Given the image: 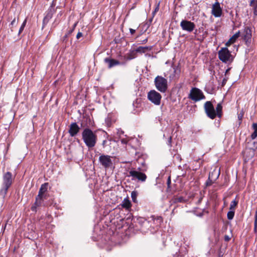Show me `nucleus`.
<instances>
[{
	"label": "nucleus",
	"instance_id": "1",
	"mask_svg": "<svg viewBox=\"0 0 257 257\" xmlns=\"http://www.w3.org/2000/svg\"><path fill=\"white\" fill-rule=\"evenodd\" d=\"M82 137L87 147L92 148L95 146L97 141V136L90 128H85L82 133Z\"/></svg>",
	"mask_w": 257,
	"mask_h": 257
},
{
	"label": "nucleus",
	"instance_id": "2",
	"mask_svg": "<svg viewBox=\"0 0 257 257\" xmlns=\"http://www.w3.org/2000/svg\"><path fill=\"white\" fill-rule=\"evenodd\" d=\"M13 180L14 179L11 172H7L4 174L3 177V187L0 191L1 193L4 196L7 194L8 189L13 183Z\"/></svg>",
	"mask_w": 257,
	"mask_h": 257
},
{
	"label": "nucleus",
	"instance_id": "3",
	"mask_svg": "<svg viewBox=\"0 0 257 257\" xmlns=\"http://www.w3.org/2000/svg\"><path fill=\"white\" fill-rule=\"evenodd\" d=\"M157 89L161 92H165L168 89V80L161 76H157L154 80Z\"/></svg>",
	"mask_w": 257,
	"mask_h": 257
},
{
	"label": "nucleus",
	"instance_id": "4",
	"mask_svg": "<svg viewBox=\"0 0 257 257\" xmlns=\"http://www.w3.org/2000/svg\"><path fill=\"white\" fill-rule=\"evenodd\" d=\"M188 98L195 102H197L205 99V96L200 89L196 87H193L190 90Z\"/></svg>",
	"mask_w": 257,
	"mask_h": 257
},
{
	"label": "nucleus",
	"instance_id": "5",
	"mask_svg": "<svg viewBox=\"0 0 257 257\" xmlns=\"http://www.w3.org/2000/svg\"><path fill=\"white\" fill-rule=\"evenodd\" d=\"M112 158L109 155L102 154L99 156L98 161L100 165L106 169L111 168L113 165Z\"/></svg>",
	"mask_w": 257,
	"mask_h": 257
},
{
	"label": "nucleus",
	"instance_id": "6",
	"mask_svg": "<svg viewBox=\"0 0 257 257\" xmlns=\"http://www.w3.org/2000/svg\"><path fill=\"white\" fill-rule=\"evenodd\" d=\"M148 98L155 105H160L162 98L161 95L155 90H151L148 93Z\"/></svg>",
	"mask_w": 257,
	"mask_h": 257
},
{
	"label": "nucleus",
	"instance_id": "7",
	"mask_svg": "<svg viewBox=\"0 0 257 257\" xmlns=\"http://www.w3.org/2000/svg\"><path fill=\"white\" fill-rule=\"evenodd\" d=\"M205 112L208 117L214 119L216 117V112L211 101H206L204 105Z\"/></svg>",
	"mask_w": 257,
	"mask_h": 257
},
{
	"label": "nucleus",
	"instance_id": "8",
	"mask_svg": "<svg viewBox=\"0 0 257 257\" xmlns=\"http://www.w3.org/2000/svg\"><path fill=\"white\" fill-rule=\"evenodd\" d=\"M231 56L230 52L226 47L222 48L218 52V57L223 62L229 61Z\"/></svg>",
	"mask_w": 257,
	"mask_h": 257
},
{
	"label": "nucleus",
	"instance_id": "9",
	"mask_svg": "<svg viewBox=\"0 0 257 257\" xmlns=\"http://www.w3.org/2000/svg\"><path fill=\"white\" fill-rule=\"evenodd\" d=\"M180 26L183 30L188 32H191L194 30L195 25L191 21L182 20L180 23Z\"/></svg>",
	"mask_w": 257,
	"mask_h": 257
},
{
	"label": "nucleus",
	"instance_id": "10",
	"mask_svg": "<svg viewBox=\"0 0 257 257\" xmlns=\"http://www.w3.org/2000/svg\"><path fill=\"white\" fill-rule=\"evenodd\" d=\"M129 176L133 177V179H137L138 180L144 182L147 179V176L145 174L135 170H131L129 172Z\"/></svg>",
	"mask_w": 257,
	"mask_h": 257
},
{
	"label": "nucleus",
	"instance_id": "11",
	"mask_svg": "<svg viewBox=\"0 0 257 257\" xmlns=\"http://www.w3.org/2000/svg\"><path fill=\"white\" fill-rule=\"evenodd\" d=\"M255 154V150L252 148H245L242 152L243 157L245 162L251 159Z\"/></svg>",
	"mask_w": 257,
	"mask_h": 257
},
{
	"label": "nucleus",
	"instance_id": "12",
	"mask_svg": "<svg viewBox=\"0 0 257 257\" xmlns=\"http://www.w3.org/2000/svg\"><path fill=\"white\" fill-rule=\"evenodd\" d=\"M211 13L215 17L221 16L222 11L219 2H216L212 5Z\"/></svg>",
	"mask_w": 257,
	"mask_h": 257
},
{
	"label": "nucleus",
	"instance_id": "13",
	"mask_svg": "<svg viewBox=\"0 0 257 257\" xmlns=\"http://www.w3.org/2000/svg\"><path fill=\"white\" fill-rule=\"evenodd\" d=\"M242 39L245 42V43L247 44L249 41L251 40V31L250 29L246 27L244 28L243 32L241 33Z\"/></svg>",
	"mask_w": 257,
	"mask_h": 257
},
{
	"label": "nucleus",
	"instance_id": "14",
	"mask_svg": "<svg viewBox=\"0 0 257 257\" xmlns=\"http://www.w3.org/2000/svg\"><path fill=\"white\" fill-rule=\"evenodd\" d=\"M152 47L151 46H140L135 50V51L132 52V54L133 55V56H130L129 59H132L135 57V53H145L148 51L151 50Z\"/></svg>",
	"mask_w": 257,
	"mask_h": 257
},
{
	"label": "nucleus",
	"instance_id": "15",
	"mask_svg": "<svg viewBox=\"0 0 257 257\" xmlns=\"http://www.w3.org/2000/svg\"><path fill=\"white\" fill-rule=\"evenodd\" d=\"M80 127L76 122L72 123L69 126V133L71 137L75 136L79 132Z\"/></svg>",
	"mask_w": 257,
	"mask_h": 257
},
{
	"label": "nucleus",
	"instance_id": "16",
	"mask_svg": "<svg viewBox=\"0 0 257 257\" xmlns=\"http://www.w3.org/2000/svg\"><path fill=\"white\" fill-rule=\"evenodd\" d=\"M48 184L45 183L43 184L39 189L38 195L36 198L43 200L44 197V193L47 191Z\"/></svg>",
	"mask_w": 257,
	"mask_h": 257
},
{
	"label": "nucleus",
	"instance_id": "17",
	"mask_svg": "<svg viewBox=\"0 0 257 257\" xmlns=\"http://www.w3.org/2000/svg\"><path fill=\"white\" fill-rule=\"evenodd\" d=\"M55 12V10L53 8V3H52L50 8L48 10V13L43 20V23L47 24L49 20L52 18L53 15Z\"/></svg>",
	"mask_w": 257,
	"mask_h": 257
},
{
	"label": "nucleus",
	"instance_id": "18",
	"mask_svg": "<svg viewBox=\"0 0 257 257\" xmlns=\"http://www.w3.org/2000/svg\"><path fill=\"white\" fill-rule=\"evenodd\" d=\"M104 61L105 63L108 64V68H111L120 64L119 61L109 58H105Z\"/></svg>",
	"mask_w": 257,
	"mask_h": 257
},
{
	"label": "nucleus",
	"instance_id": "19",
	"mask_svg": "<svg viewBox=\"0 0 257 257\" xmlns=\"http://www.w3.org/2000/svg\"><path fill=\"white\" fill-rule=\"evenodd\" d=\"M240 31H238L229 39V40L226 43L225 45L226 46H229L231 44H233L236 41L237 39L240 36Z\"/></svg>",
	"mask_w": 257,
	"mask_h": 257
},
{
	"label": "nucleus",
	"instance_id": "20",
	"mask_svg": "<svg viewBox=\"0 0 257 257\" xmlns=\"http://www.w3.org/2000/svg\"><path fill=\"white\" fill-rule=\"evenodd\" d=\"M121 205L123 208L126 209H129L132 206L131 202L128 198H124Z\"/></svg>",
	"mask_w": 257,
	"mask_h": 257
},
{
	"label": "nucleus",
	"instance_id": "21",
	"mask_svg": "<svg viewBox=\"0 0 257 257\" xmlns=\"http://www.w3.org/2000/svg\"><path fill=\"white\" fill-rule=\"evenodd\" d=\"M222 106L221 103L217 104L216 107V116H217L218 117H221L222 116Z\"/></svg>",
	"mask_w": 257,
	"mask_h": 257
},
{
	"label": "nucleus",
	"instance_id": "22",
	"mask_svg": "<svg viewBox=\"0 0 257 257\" xmlns=\"http://www.w3.org/2000/svg\"><path fill=\"white\" fill-rule=\"evenodd\" d=\"M42 200L36 198L35 202L34 203V205L31 207V210L33 211H36L37 208L38 207L41 206V203H42Z\"/></svg>",
	"mask_w": 257,
	"mask_h": 257
},
{
	"label": "nucleus",
	"instance_id": "23",
	"mask_svg": "<svg viewBox=\"0 0 257 257\" xmlns=\"http://www.w3.org/2000/svg\"><path fill=\"white\" fill-rule=\"evenodd\" d=\"M252 127L254 131L251 134L250 137L252 140H254L257 137V123H253L252 124Z\"/></svg>",
	"mask_w": 257,
	"mask_h": 257
},
{
	"label": "nucleus",
	"instance_id": "24",
	"mask_svg": "<svg viewBox=\"0 0 257 257\" xmlns=\"http://www.w3.org/2000/svg\"><path fill=\"white\" fill-rule=\"evenodd\" d=\"M186 201V200L182 196H179V197H176L174 199V202L175 203H178V202H185Z\"/></svg>",
	"mask_w": 257,
	"mask_h": 257
},
{
	"label": "nucleus",
	"instance_id": "25",
	"mask_svg": "<svg viewBox=\"0 0 257 257\" xmlns=\"http://www.w3.org/2000/svg\"><path fill=\"white\" fill-rule=\"evenodd\" d=\"M237 204H238L237 201H236L235 200H233L230 203V207H229V210L234 211L235 208L236 206H237Z\"/></svg>",
	"mask_w": 257,
	"mask_h": 257
},
{
	"label": "nucleus",
	"instance_id": "26",
	"mask_svg": "<svg viewBox=\"0 0 257 257\" xmlns=\"http://www.w3.org/2000/svg\"><path fill=\"white\" fill-rule=\"evenodd\" d=\"M234 216V211L230 210L227 214V219L229 220H231L233 219Z\"/></svg>",
	"mask_w": 257,
	"mask_h": 257
},
{
	"label": "nucleus",
	"instance_id": "27",
	"mask_svg": "<svg viewBox=\"0 0 257 257\" xmlns=\"http://www.w3.org/2000/svg\"><path fill=\"white\" fill-rule=\"evenodd\" d=\"M138 196V193L136 191H133L131 193V197L133 202H136L137 201V197Z\"/></svg>",
	"mask_w": 257,
	"mask_h": 257
},
{
	"label": "nucleus",
	"instance_id": "28",
	"mask_svg": "<svg viewBox=\"0 0 257 257\" xmlns=\"http://www.w3.org/2000/svg\"><path fill=\"white\" fill-rule=\"evenodd\" d=\"M250 5L254 8V14L257 15V3H252L250 2Z\"/></svg>",
	"mask_w": 257,
	"mask_h": 257
},
{
	"label": "nucleus",
	"instance_id": "29",
	"mask_svg": "<svg viewBox=\"0 0 257 257\" xmlns=\"http://www.w3.org/2000/svg\"><path fill=\"white\" fill-rule=\"evenodd\" d=\"M212 175V174H211L210 173L209 174L208 179L207 181V182H206V186H211L213 183V182L211 180V177Z\"/></svg>",
	"mask_w": 257,
	"mask_h": 257
},
{
	"label": "nucleus",
	"instance_id": "30",
	"mask_svg": "<svg viewBox=\"0 0 257 257\" xmlns=\"http://www.w3.org/2000/svg\"><path fill=\"white\" fill-rule=\"evenodd\" d=\"M26 23H27V20L25 19V21L23 22L21 28H20V30L19 31V34H20L24 30V29L26 25Z\"/></svg>",
	"mask_w": 257,
	"mask_h": 257
},
{
	"label": "nucleus",
	"instance_id": "31",
	"mask_svg": "<svg viewBox=\"0 0 257 257\" xmlns=\"http://www.w3.org/2000/svg\"><path fill=\"white\" fill-rule=\"evenodd\" d=\"M159 6H160V3H158L156 5V7L155 8V9L154 11L153 12V16L155 15V14L159 11Z\"/></svg>",
	"mask_w": 257,
	"mask_h": 257
},
{
	"label": "nucleus",
	"instance_id": "32",
	"mask_svg": "<svg viewBox=\"0 0 257 257\" xmlns=\"http://www.w3.org/2000/svg\"><path fill=\"white\" fill-rule=\"evenodd\" d=\"M18 18L17 19V20H16V18H14V20L12 21L11 25H12V26L16 25L18 24Z\"/></svg>",
	"mask_w": 257,
	"mask_h": 257
},
{
	"label": "nucleus",
	"instance_id": "33",
	"mask_svg": "<svg viewBox=\"0 0 257 257\" xmlns=\"http://www.w3.org/2000/svg\"><path fill=\"white\" fill-rule=\"evenodd\" d=\"M171 183V177L169 176L168 178L167 182V186H168V188H170Z\"/></svg>",
	"mask_w": 257,
	"mask_h": 257
},
{
	"label": "nucleus",
	"instance_id": "34",
	"mask_svg": "<svg viewBox=\"0 0 257 257\" xmlns=\"http://www.w3.org/2000/svg\"><path fill=\"white\" fill-rule=\"evenodd\" d=\"M77 24V22L75 23L73 25L72 28H71V29L69 31V34H71L73 32V31L74 30Z\"/></svg>",
	"mask_w": 257,
	"mask_h": 257
},
{
	"label": "nucleus",
	"instance_id": "35",
	"mask_svg": "<svg viewBox=\"0 0 257 257\" xmlns=\"http://www.w3.org/2000/svg\"><path fill=\"white\" fill-rule=\"evenodd\" d=\"M231 239V237L229 235H225L224 236V240L225 241H229Z\"/></svg>",
	"mask_w": 257,
	"mask_h": 257
},
{
	"label": "nucleus",
	"instance_id": "36",
	"mask_svg": "<svg viewBox=\"0 0 257 257\" xmlns=\"http://www.w3.org/2000/svg\"><path fill=\"white\" fill-rule=\"evenodd\" d=\"M254 230L256 229L257 228V216L255 215L254 217Z\"/></svg>",
	"mask_w": 257,
	"mask_h": 257
},
{
	"label": "nucleus",
	"instance_id": "37",
	"mask_svg": "<svg viewBox=\"0 0 257 257\" xmlns=\"http://www.w3.org/2000/svg\"><path fill=\"white\" fill-rule=\"evenodd\" d=\"M82 33L81 32H79L76 35V38L77 39H79L80 37L82 36Z\"/></svg>",
	"mask_w": 257,
	"mask_h": 257
},
{
	"label": "nucleus",
	"instance_id": "38",
	"mask_svg": "<svg viewBox=\"0 0 257 257\" xmlns=\"http://www.w3.org/2000/svg\"><path fill=\"white\" fill-rule=\"evenodd\" d=\"M243 114L241 113L238 114V118L239 120H242V118L243 117Z\"/></svg>",
	"mask_w": 257,
	"mask_h": 257
},
{
	"label": "nucleus",
	"instance_id": "39",
	"mask_svg": "<svg viewBox=\"0 0 257 257\" xmlns=\"http://www.w3.org/2000/svg\"><path fill=\"white\" fill-rule=\"evenodd\" d=\"M130 33H131V34L132 35H133V34L135 33L136 30H134V29H132V28H130Z\"/></svg>",
	"mask_w": 257,
	"mask_h": 257
},
{
	"label": "nucleus",
	"instance_id": "40",
	"mask_svg": "<svg viewBox=\"0 0 257 257\" xmlns=\"http://www.w3.org/2000/svg\"><path fill=\"white\" fill-rule=\"evenodd\" d=\"M171 141H172V137H170L169 138V140H168V142H169V145L170 146H171Z\"/></svg>",
	"mask_w": 257,
	"mask_h": 257
},
{
	"label": "nucleus",
	"instance_id": "41",
	"mask_svg": "<svg viewBox=\"0 0 257 257\" xmlns=\"http://www.w3.org/2000/svg\"><path fill=\"white\" fill-rule=\"evenodd\" d=\"M121 142L122 143H124V144H125L126 143V141L125 140H124L123 139L121 140Z\"/></svg>",
	"mask_w": 257,
	"mask_h": 257
},
{
	"label": "nucleus",
	"instance_id": "42",
	"mask_svg": "<svg viewBox=\"0 0 257 257\" xmlns=\"http://www.w3.org/2000/svg\"><path fill=\"white\" fill-rule=\"evenodd\" d=\"M147 40H147V39H146L145 40H144L143 41V43H146V42H147Z\"/></svg>",
	"mask_w": 257,
	"mask_h": 257
},
{
	"label": "nucleus",
	"instance_id": "43",
	"mask_svg": "<svg viewBox=\"0 0 257 257\" xmlns=\"http://www.w3.org/2000/svg\"><path fill=\"white\" fill-rule=\"evenodd\" d=\"M252 3H257V0H252Z\"/></svg>",
	"mask_w": 257,
	"mask_h": 257
},
{
	"label": "nucleus",
	"instance_id": "44",
	"mask_svg": "<svg viewBox=\"0 0 257 257\" xmlns=\"http://www.w3.org/2000/svg\"><path fill=\"white\" fill-rule=\"evenodd\" d=\"M229 71V69L226 70V72H227Z\"/></svg>",
	"mask_w": 257,
	"mask_h": 257
},
{
	"label": "nucleus",
	"instance_id": "45",
	"mask_svg": "<svg viewBox=\"0 0 257 257\" xmlns=\"http://www.w3.org/2000/svg\"><path fill=\"white\" fill-rule=\"evenodd\" d=\"M105 141H104L103 143V145L105 144Z\"/></svg>",
	"mask_w": 257,
	"mask_h": 257
}]
</instances>
